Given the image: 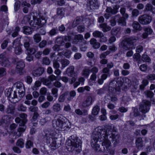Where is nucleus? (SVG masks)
Listing matches in <instances>:
<instances>
[{
    "label": "nucleus",
    "mask_w": 155,
    "mask_h": 155,
    "mask_svg": "<svg viewBox=\"0 0 155 155\" xmlns=\"http://www.w3.org/2000/svg\"><path fill=\"white\" fill-rule=\"evenodd\" d=\"M72 78L69 81V83L70 84H73L76 80L77 78V74H75L71 77Z\"/></svg>",
    "instance_id": "obj_63"
},
{
    "label": "nucleus",
    "mask_w": 155,
    "mask_h": 155,
    "mask_svg": "<svg viewBox=\"0 0 155 155\" xmlns=\"http://www.w3.org/2000/svg\"><path fill=\"white\" fill-rule=\"evenodd\" d=\"M142 59L143 62H149L151 59L147 55L143 54L142 56Z\"/></svg>",
    "instance_id": "obj_52"
},
{
    "label": "nucleus",
    "mask_w": 155,
    "mask_h": 155,
    "mask_svg": "<svg viewBox=\"0 0 155 155\" xmlns=\"http://www.w3.org/2000/svg\"><path fill=\"white\" fill-rule=\"evenodd\" d=\"M119 8V5H116L114 9H112L110 7H107V9L106 10V12L109 13L105 14L104 15L105 17L107 18H108L109 16H110V14L111 13L112 14H114L117 13V9Z\"/></svg>",
    "instance_id": "obj_11"
},
{
    "label": "nucleus",
    "mask_w": 155,
    "mask_h": 155,
    "mask_svg": "<svg viewBox=\"0 0 155 155\" xmlns=\"http://www.w3.org/2000/svg\"><path fill=\"white\" fill-rule=\"evenodd\" d=\"M90 70L88 68L84 69L82 72V75L84 77H87L89 75Z\"/></svg>",
    "instance_id": "obj_48"
},
{
    "label": "nucleus",
    "mask_w": 155,
    "mask_h": 155,
    "mask_svg": "<svg viewBox=\"0 0 155 155\" xmlns=\"http://www.w3.org/2000/svg\"><path fill=\"white\" fill-rule=\"evenodd\" d=\"M68 93L65 92L63 94L61 95L58 98V101L59 102H63L64 101L66 97L67 99Z\"/></svg>",
    "instance_id": "obj_36"
},
{
    "label": "nucleus",
    "mask_w": 155,
    "mask_h": 155,
    "mask_svg": "<svg viewBox=\"0 0 155 155\" xmlns=\"http://www.w3.org/2000/svg\"><path fill=\"white\" fill-rule=\"evenodd\" d=\"M110 53V52L109 51H107L106 52L101 53L99 56L100 59H105L107 55L109 54Z\"/></svg>",
    "instance_id": "obj_56"
},
{
    "label": "nucleus",
    "mask_w": 155,
    "mask_h": 155,
    "mask_svg": "<svg viewBox=\"0 0 155 155\" xmlns=\"http://www.w3.org/2000/svg\"><path fill=\"white\" fill-rule=\"evenodd\" d=\"M151 17L147 15L140 16L138 18L139 22L142 24L146 25L149 24L151 21Z\"/></svg>",
    "instance_id": "obj_9"
},
{
    "label": "nucleus",
    "mask_w": 155,
    "mask_h": 155,
    "mask_svg": "<svg viewBox=\"0 0 155 155\" xmlns=\"http://www.w3.org/2000/svg\"><path fill=\"white\" fill-rule=\"evenodd\" d=\"M15 122L19 124V125L23 124L24 123H25L27 121L26 119H23L21 120V119L19 117H17L15 118Z\"/></svg>",
    "instance_id": "obj_47"
},
{
    "label": "nucleus",
    "mask_w": 155,
    "mask_h": 155,
    "mask_svg": "<svg viewBox=\"0 0 155 155\" xmlns=\"http://www.w3.org/2000/svg\"><path fill=\"white\" fill-rule=\"evenodd\" d=\"M13 119L12 117L10 115H4L2 118L0 120V126H5L8 125Z\"/></svg>",
    "instance_id": "obj_10"
},
{
    "label": "nucleus",
    "mask_w": 155,
    "mask_h": 155,
    "mask_svg": "<svg viewBox=\"0 0 155 155\" xmlns=\"http://www.w3.org/2000/svg\"><path fill=\"white\" fill-rule=\"evenodd\" d=\"M145 9L147 11H151L153 13H155V9L153 8L152 5L149 4H147L145 6Z\"/></svg>",
    "instance_id": "obj_39"
},
{
    "label": "nucleus",
    "mask_w": 155,
    "mask_h": 155,
    "mask_svg": "<svg viewBox=\"0 0 155 155\" xmlns=\"http://www.w3.org/2000/svg\"><path fill=\"white\" fill-rule=\"evenodd\" d=\"M47 41L46 40H42L39 44L38 46L40 48H42L45 47L46 45Z\"/></svg>",
    "instance_id": "obj_62"
},
{
    "label": "nucleus",
    "mask_w": 155,
    "mask_h": 155,
    "mask_svg": "<svg viewBox=\"0 0 155 155\" xmlns=\"http://www.w3.org/2000/svg\"><path fill=\"white\" fill-rule=\"evenodd\" d=\"M108 77L107 74H103L101 76V78L98 79L97 83L100 85L102 84L104 81V80H106Z\"/></svg>",
    "instance_id": "obj_32"
},
{
    "label": "nucleus",
    "mask_w": 155,
    "mask_h": 155,
    "mask_svg": "<svg viewBox=\"0 0 155 155\" xmlns=\"http://www.w3.org/2000/svg\"><path fill=\"white\" fill-rule=\"evenodd\" d=\"M74 112L77 115L79 116H85L87 114V110L86 109L82 111L80 109H77L75 110Z\"/></svg>",
    "instance_id": "obj_26"
},
{
    "label": "nucleus",
    "mask_w": 155,
    "mask_h": 155,
    "mask_svg": "<svg viewBox=\"0 0 155 155\" xmlns=\"http://www.w3.org/2000/svg\"><path fill=\"white\" fill-rule=\"evenodd\" d=\"M16 87L19 94V97L22 98L25 95V89L23 84L22 83H17Z\"/></svg>",
    "instance_id": "obj_12"
},
{
    "label": "nucleus",
    "mask_w": 155,
    "mask_h": 155,
    "mask_svg": "<svg viewBox=\"0 0 155 155\" xmlns=\"http://www.w3.org/2000/svg\"><path fill=\"white\" fill-rule=\"evenodd\" d=\"M111 138L114 144H117L118 143V137L117 133L116 128L114 126L112 127L110 125H107L104 128L98 126L94 130L91 136V144L92 147L96 151H101L100 146L97 143L98 141H103L102 144L104 146L103 151H105V149H107L111 145V143L108 140V137Z\"/></svg>",
    "instance_id": "obj_1"
},
{
    "label": "nucleus",
    "mask_w": 155,
    "mask_h": 155,
    "mask_svg": "<svg viewBox=\"0 0 155 155\" xmlns=\"http://www.w3.org/2000/svg\"><path fill=\"white\" fill-rule=\"evenodd\" d=\"M87 3L90 4L91 8L93 9H97L99 5L98 4L97 1H88Z\"/></svg>",
    "instance_id": "obj_22"
},
{
    "label": "nucleus",
    "mask_w": 155,
    "mask_h": 155,
    "mask_svg": "<svg viewBox=\"0 0 155 155\" xmlns=\"http://www.w3.org/2000/svg\"><path fill=\"white\" fill-rule=\"evenodd\" d=\"M45 69L43 68L39 67L32 71V74L35 77L39 76L44 72Z\"/></svg>",
    "instance_id": "obj_17"
},
{
    "label": "nucleus",
    "mask_w": 155,
    "mask_h": 155,
    "mask_svg": "<svg viewBox=\"0 0 155 155\" xmlns=\"http://www.w3.org/2000/svg\"><path fill=\"white\" fill-rule=\"evenodd\" d=\"M21 2L20 1H17L15 4L14 10L15 11H18L20 8Z\"/></svg>",
    "instance_id": "obj_58"
},
{
    "label": "nucleus",
    "mask_w": 155,
    "mask_h": 155,
    "mask_svg": "<svg viewBox=\"0 0 155 155\" xmlns=\"http://www.w3.org/2000/svg\"><path fill=\"white\" fill-rule=\"evenodd\" d=\"M46 23V20L44 18L41 17L37 18L35 16L33 17V20H31L30 24L31 26L35 27L37 26H42Z\"/></svg>",
    "instance_id": "obj_7"
},
{
    "label": "nucleus",
    "mask_w": 155,
    "mask_h": 155,
    "mask_svg": "<svg viewBox=\"0 0 155 155\" xmlns=\"http://www.w3.org/2000/svg\"><path fill=\"white\" fill-rule=\"evenodd\" d=\"M119 18V15H117L112 18V19L110 21L111 25L112 26H114L116 24V20L118 19Z\"/></svg>",
    "instance_id": "obj_45"
},
{
    "label": "nucleus",
    "mask_w": 155,
    "mask_h": 155,
    "mask_svg": "<svg viewBox=\"0 0 155 155\" xmlns=\"http://www.w3.org/2000/svg\"><path fill=\"white\" fill-rule=\"evenodd\" d=\"M25 147L27 149H30L33 147V142L30 140H27L25 144Z\"/></svg>",
    "instance_id": "obj_53"
},
{
    "label": "nucleus",
    "mask_w": 155,
    "mask_h": 155,
    "mask_svg": "<svg viewBox=\"0 0 155 155\" xmlns=\"http://www.w3.org/2000/svg\"><path fill=\"white\" fill-rule=\"evenodd\" d=\"M34 42L38 43L41 40V37L39 34H36L34 35L33 37Z\"/></svg>",
    "instance_id": "obj_38"
},
{
    "label": "nucleus",
    "mask_w": 155,
    "mask_h": 155,
    "mask_svg": "<svg viewBox=\"0 0 155 155\" xmlns=\"http://www.w3.org/2000/svg\"><path fill=\"white\" fill-rule=\"evenodd\" d=\"M83 40H84L83 36L81 34H78L75 35L73 43L76 44L79 41Z\"/></svg>",
    "instance_id": "obj_27"
},
{
    "label": "nucleus",
    "mask_w": 155,
    "mask_h": 155,
    "mask_svg": "<svg viewBox=\"0 0 155 155\" xmlns=\"http://www.w3.org/2000/svg\"><path fill=\"white\" fill-rule=\"evenodd\" d=\"M15 110V106L11 104H9L7 106L5 110V112L7 114L13 115L14 114Z\"/></svg>",
    "instance_id": "obj_15"
},
{
    "label": "nucleus",
    "mask_w": 155,
    "mask_h": 155,
    "mask_svg": "<svg viewBox=\"0 0 155 155\" xmlns=\"http://www.w3.org/2000/svg\"><path fill=\"white\" fill-rule=\"evenodd\" d=\"M144 94L147 97L149 98L152 97L154 95L153 93L150 91H145L144 92Z\"/></svg>",
    "instance_id": "obj_55"
},
{
    "label": "nucleus",
    "mask_w": 155,
    "mask_h": 155,
    "mask_svg": "<svg viewBox=\"0 0 155 155\" xmlns=\"http://www.w3.org/2000/svg\"><path fill=\"white\" fill-rule=\"evenodd\" d=\"M24 41V46L27 49L29 48L30 41V39L28 37H25L23 38Z\"/></svg>",
    "instance_id": "obj_23"
},
{
    "label": "nucleus",
    "mask_w": 155,
    "mask_h": 155,
    "mask_svg": "<svg viewBox=\"0 0 155 155\" xmlns=\"http://www.w3.org/2000/svg\"><path fill=\"white\" fill-rule=\"evenodd\" d=\"M55 42L61 46H64L65 44L63 37L61 36L57 37Z\"/></svg>",
    "instance_id": "obj_24"
},
{
    "label": "nucleus",
    "mask_w": 155,
    "mask_h": 155,
    "mask_svg": "<svg viewBox=\"0 0 155 155\" xmlns=\"http://www.w3.org/2000/svg\"><path fill=\"white\" fill-rule=\"evenodd\" d=\"M25 123H24L23 124L19 125V127L18 128L17 131L18 133H16V135L18 137H19L21 136L22 134L25 130L26 127L25 124Z\"/></svg>",
    "instance_id": "obj_16"
},
{
    "label": "nucleus",
    "mask_w": 155,
    "mask_h": 155,
    "mask_svg": "<svg viewBox=\"0 0 155 155\" xmlns=\"http://www.w3.org/2000/svg\"><path fill=\"white\" fill-rule=\"evenodd\" d=\"M66 92H67L68 93V96H67V100L69 101H71L76 96V92L74 91H72L70 92L67 91H66Z\"/></svg>",
    "instance_id": "obj_29"
},
{
    "label": "nucleus",
    "mask_w": 155,
    "mask_h": 155,
    "mask_svg": "<svg viewBox=\"0 0 155 155\" xmlns=\"http://www.w3.org/2000/svg\"><path fill=\"white\" fill-rule=\"evenodd\" d=\"M121 86V85H119L118 82L115 80L110 82L109 87V96L111 101L114 102L117 100L116 96L114 94H117V92L120 91Z\"/></svg>",
    "instance_id": "obj_4"
},
{
    "label": "nucleus",
    "mask_w": 155,
    "mask_h": 155,
    "mask_svg": "<svg viewBox=\"0 0 155 155\" xmlns=\"http://www.w3.org/2000/svg\"><path fill=\"white\" fill-rule=\"evenodd\" d=\"M61 110V106L58 103H57L54 104L52 107V110L54 112H58Z\"/></svg>",
    "instance_id": "obj_31"
},
{
    "label": "nucleus",
    "mask_w": 155,
    "mask_h": 155,
    "mask_svg": "<svg viewBox=\"0 0 155 155\" xmlns=\"http://www.w3.org/2000/svg\"><path fill=\"white\" fill-rule=\"evenodd\" d=\"M150 106L151 103L150 101L144 100L140 105V111L143 114H145L149 111Z\"/></svg>",
    "instance_id": "obj_8"
},
{
    "label": "nucleus",
    "mask_w": 155,
    "mask_h": 155,
    "mask_svg": "<svg viewBox=\"0 0 155 155\" xmlns=\"http://www.w3.org/2000/svg\"><path fill=\"white\" fill-rule=\"evenodd\" d=\"M41 81L43 84L45 85L49 86L51 84V82L48 78H43Z\"/></svg>",
    "instance_id": "obj_54"
},
{
    "label": "nucleus",
    "mask_w": 155,
    "mask_h": 155,
    "mask_svg": "<svg viewBox=\"0 0 155 155\" xmlns=\"http://www.w3.org/2000/svg\"><path fill=\"white\" fill-rule=\"evenodd\" d=\"M60 62L63 68H64L68 66L70 63L69 61L66 59H61Z\"/></svg>",
    "instance_id": "obj_50"
},
{
    "label": "nucleus",
    "mask_w": 155,
    "mask_h": 155,
    "mask_svg": "<svg viewBox=\"0 0 155 155\" xmlns=\"http://www.w3.org/2000/svg\"><path fill=\"white\" fill-rule=\"evenodd\" d=\"M103 33L98 31H95L93 33V35L95 38H100L101 36H103Z\"/></svg>",
    "instance_id": "obj_40"
},
{
    "label": "nucleus",
    "mask_w": 155,
    "mask_h": 155,
    "mask_svg": "<svg viewBox=\"0 0 155 155\" xmlns=\"http://www.w3.org/2000/svg\"><path fill=\"white\" fill-rule=\"evenodd\" d=\"M23 33L27 35L31 34L32 32V29L29 27L24 26L23 28Z\"/></svg>",
    "instance_id": "obj_34"
},
{
    "label": "nucleus",
    "mask_w": 155,
    "mask_h": 155,
    "mask_svg": "<svg viewBox=\"0 0 155 155\" xmlns=\"http://www.w3.org/2000/svg\"><path fill=\"white\" fill-rule=\"evenodd\" d=\"M100 108L99 107L96 105L94 107L92 110V113L94 115H97L99 111Z\"/></svg>",
    "instance_id": "obj_49"
},
{
    "label": "nucleus",
    "mask_w": 155,
    "mask_h": 155,
    "mask_svg": "<svg viewBox=\"0 0 155 155\" xmlns=\"http://www.w3.org/2000/svg\"><path fill=\"white\" fill-rule=\"evenodd\" d=\"M65 10L64 8H59L57 9V15L61 18H62L65 15Z\"/></svg>",
    "instance_id": "obj_25"
},
{
    "label": "nucleus",
    "mask_w": 155,
    "mask_h": 155,
    "mask_svg": "<svg viewBox=\"0 0 155 155\" xmlns=\"http://www.w3.org/2000/svg\"><path fill=\"white\" fill-rule=\"evenodd\" d=\"M74 67L73 66H71L67 69L66 73L70 77H72L74 75L77 74L74 71Z\"/></svg>",
    "instance_id": "obj_20"
},
{
    "label": "nucleus",
    "mask_w": 155,
    "mask_h": 155,
    "mask_svg": "<svg viewBox=\"0 0 155 155\" xmlns=\"http://www.w3.org/2000/svg\"><path fill=\"white\" fill-rule=\"evenodd\" d=\"M26 50L27 51L28 53L31 55L35 54L36 51L35 49L33 48H29Z\"/></svg>",
    "instance_id": "obj_60"
},
{
    "label": "nucleus",
    "mask_w": 155,
    "mask_h": 155,
    "mask_svg": "<svg viewBox=\"0 0 155 155\" xmlns=\"http://www.w3.org/2000/svg\"><path fill=\"white\" fill-rule=\"evenodd\" d=\"M133 28L136 30L140 31L142 29L139 23L136 21H134L132 25Z\"/></svg>",
    "instance_id": "obj_33"
},
{
    "label": "nucleus",
    "mask_w": 155,
    "mask_h": 155,
    "mask_svg": "<svg viewBox=\"0 0 155 155\" xmlns=\"http://www.w3.org/2000/svg\"><path fill=\"white\" fill-rule=\"evenodd\" d=\"M20 31V28L18 27H16L15 29V31L12 34V36L15 38L18 35V32Z\"/></svg>",
    "instance_id": "obj_59"
},
{
    "label": "nucleus",
    "mask_w": 155,
    "mask_h": 155,
    "mask_svg": "<svg viewBox=\"0 0 155 155\" xmlns=\"http://www.w3.org/2000/svg\"><path fill=\"white\" fill-rule=\"evenodd\" d=\"M100 28L102 29V30L104 32H106L110 30L111 27L108 26L106 23H104L100 25Z\"/></svg>",
    "instance_id": "obj_28"
},
{
    "label": "nucleus",
    "mask_w": 155,
    "mask_h": 155,
    "mask_svg": "<svg viewBox=\"0 0 155 155\" xmlns=\"http://www.w3.org/2000/svg\"><path fill=\"white\" fill-rule=\"evenodd\" d=\"M136 39L134 37L127 38L126 40L122 41L121 45L123 49L125 50L132 49L133 47V43L136 41Z\"/></svg>",
    "instance_id": "obj_6"
},
{
    "label": "nucleus",
    "mask_w": 155,
    "mask_h": 155,
    "mask_svg": "<svg viewBox=\"0 0 155 155\" xmlns=\"http://www.w3.org/2000/svg\"><path fill=\"white\" fill-rule=\"evenodd\" d=\"M50 120V118L49 117H46L41 120L40 123L42 125H44L48 123Z\"/></svg>",
    "instance_id": "obj_44"
},
{
    "label": "nucleus",
    "mask_w": 155,
    "mask_h": 155,
    "mask_svg": "<svg viewBox=\"0 0 155 155\" xmlns=\"http://www.w3.org/2000/svg\"><path fill=\"white\" fill-rule=\"evenodd\" d=\"M92 98L91 96H88L86 100L83 102L82 106L83 107L86 108L90 106L92 104Z\"/></svg>",
    "instance_id": "obj_14"
},
{
    "label": "nucleus",
    "mask_w": 155,
    "mask_h": 155,
    "mask_svg": "<svg viewBox=\"0 0 155 155\" xmlns=\"http://www.w3.org/2000/svg\"><path fill=\"white\" fill-rule=\"evenodd\" d=\"M25 66L24 62L21 61H19L17 63L16 67V71L20 74L22 73V71Z\"/></svg>",
    "instance_id": "obj_13"
},
{
    "label": "nucleus",
    "mask_w": 155,
    "mask_h": 155,
    "mask_svg": "<svg viewBox=\"0 0 155 155\" xmlns=\"http://www.w3.org/2000/svg\"><path fill=\"white\" fill-rule=\"evenodd\" d=\"M42 62L43 64L47 65H48L50 63V61L49 59L47 57L43 58Z\"/></svg>",
    "instance_id": "obj_61"
},
{
    "label": "nucleus",
    "mask_w": 155,
    "mask_h": 155,
    "mask_svg": "<svg viewBox=\"0 0 155 155\" xmlns=\"http://www.w3.org/2000/svg\"><path fill=\"white\" fill-rule=\"evenodd\" d=\"M52 122L53 127L58 130V129L60 127V124L62 123V120L60 118H58L53 120Z\"/></svg>",
    "instance_id": "obj_18"
},
{
    "label": "nucleus",
    "mask_w": 155,
    "mask_h": 155,
    "mask_svg": "<svg viewBox=\"0 0 155 155\" xmlns=\"http://www.w3.org/2000/svg\"><path fill=\"white\" fill-rule=\"evenodd\" d=\"M16 145L21 148H23L24 146V143L23 139H19L17 141Z\"/></svg>",
    "instance_id": "obj_43"
},
{
    "label": "nucleus",
    "mask_w": 155,
    "mask_h": 155,
    "mask_svg": "<svg viewBox=\"0 0 155 155\" xmlns=\"http://www.w3.org/2000/svg\"><path fill=\"white\" fill-rule=\"evenodd\" d=\"M21 37H18L13 42V47H16L22 46V45L21 44Z\"/></svg>",
    "instance_id": "obj_35"
},
{
    "label": "nucleus",
    "mask_w": 155,
    "mask_h": 155,
    "mask_svg": "<svg viewBox=\"0 0 155 155\" xmlns=\"http://www.w3.org/2000/svg\"><path fill=\"white\" fill-rule=\"evenodd\" d=\"M64 55V52H59L57 55V60L58 61H60L61 60V59L62 58V57H63V56Z\"/></svg>",
    "instance_id": "obj_64"
},
{
    "label": "nucleus",
    "mask_w": 155,
    "mask_h": 155,
    "mask_svg": "<svg viewBox=\"0 0 155 155\" xmlns=\"http://www.w3.org/2000/svg\"><path fill=\"white\" fill-rule=\"evenodd\" d=\"M13 48H14V52L17 55H19L23 52L21 46L13 47Z\"/></svg>",
    "instance_id": "obj_37"
},
{
    "label": "nucleus",
    "mask_w": 155,
    "mask_h": 155,
    "mask_svg": "<svg viewBox=\"0 0 155 155\" xmlns=\"http://www.w3.org/2000/svg\"><path fill=\"white\" fill-rule=\"evenodd\" d=\"M68 148L71 152L75 151L77 153L80 152L81 150V140L74 135L71 136L66 141Z\"/></svg>",
    "instance_id": "obj_3"
},
{
    "label": "nucleus",
    "mask_w": 155,
    "mask_h": 155,
    "mask_svg": "<svg viewBox=\"0 0 155 155\" xmlns=\"http://www.w3.org/2000/svg\"><path fill=\"white\" fill-rule=\"evenodd\" d=\"M58 31L57 28L52 29L49 32V35L52 36L58 34Z\"/></svg>",
    "instance_id": "obj_42"
},
{
    "label": "nucleus",
    "mask_w": 155,
    "mask_h": 155,
    "mask_svg": "<svg viewBox=\"0 0 155 155\" xmlns=\"http://www.w3.org/2000/svg\"><path fill=\"white\" fill-rule=\"evenodd\" d=\"M136 145L137 148L140 149L143 146V141L141 137H138L136 140Z\"/></svg>",
    "instance_id": "obj_19"
},
{
    "label": "nucleus",
    "mask_w": 155,
    "mask_h": 155,
    "mask_svg": "<svg viewBox=\"0 0 155 155\" xmlns=\"http://www.w3.org/2000/svg\"><path fill=\"white\" fill-rule=\"evenodd\" d=\"M0 64L3 67H9L10 66L11 63L8 59L6 58L1 62Z\"/></svg>",
    "instance_id": "obj_30"
},
{
    "label": "nucleus",
    "mask_w": 155,
    "mask_h": 155,
    "mask_svg": "<svg viewBox=\"0 0 155 155\" xmlns=\"http://www.w3.org/2000/svg\"><path fill=\"white\" fill-rule=\"evenodd\" d=\"M62 131H65L69 130L71 127V124L67 120L64 121L62 123Z\"/></svg>",
    "instance_id": "obj_21"
},
{
    "label": "nucleus",
    "mask_w": 155,
    "mask_h": 155,
    "mask_svg": "<svg viewBox=\"0 0 155 155\" xmlns=\"http://www.w3.org/2000/svg\"><path fill=\"white\" fill-rule=\"evenodd\" d=\"M81 19L79 18H77L74 21L72 24V26L74 27L78 25L81 22Z\"/></svg>",
    "instance_id": "obj_57"
},
{
    "label": "nucleus",
    "mask_w": 155,
    "mask_h": 155,
    "mask_svg": "<svg viewBox=\"0 0 155 155\" xmlns=\"http://www.w3.org/2000/svg\"><path fill=\"white\" fill-rule=\"evenodd\" d=\"M58 89L56 87H53L52 89L51 90L52 95L54 97L56 98L58 96Z\"/></svg>",
    "instance_id": "obj_51"
},
{
    "label": "nucleus",
    "mask_w": 155,
    "mask_h": 155,
    "mask_svg": "<svg viewBox=\"0 0 155 155\" xmlns=\"http://www.w3.org/2000/svg\"><path fill=\"white\" fill-rule=\"evenodd\" d=\"M5 95L8 98L10 101L14 104L18 102L19 99L18 98L17 92L13 91L12 88H9L5 91Z\"/></svg>",
    "instance_id": "obj_5"
},
{
    "label": "nucleus",
    "mask_w": 155,
    "mask_h": 155,
    "mask_svg": "<svg viewBox=\"0 0 155 155\" xmlns=\"http://www.w3.org/2000/svg\"><path fill=\"white\" fill-rule=\"evenodd\" d=\"M41 84V83L39 81H36L34 85L32 87V89L34 91H35L38 89L39 87H40Z\"/></svg>",
    "instance_id": "obj_46"
},
{
    "label": "nucleus",
    "mask_w": 155,
    "mask_h": 155,
    "mask_svg": "<svg viewBox=\"0 0 155 155\" xmlns=\"http://www.w3.org/2000/svg\"><path fill=\"white\" fill-rule=\"evenodd\" d=\"M118 23L120 25L125 26L126 24L125 19L124 17H121L119 16L118 18Z\"/></svg>",
    "instance_id": "obj_41"
},
{
    "label": "nucleus",
    "mask_w": 155,
    "mask_h": 155,
    "mask_svg": "<svg viewBox=\"0 0 155 155\" xmlns=\"http://www.w3.org/2000/svg\"><path fill=\"white\" fill-rule=\"evenodd\" d=\"M45 138L52 149H56L61 145L62 140L59 139L58 135L54 130L49 129L46 131Z\"/></svg>",
    "instance_id": "obj_2"
}]
</instances>
